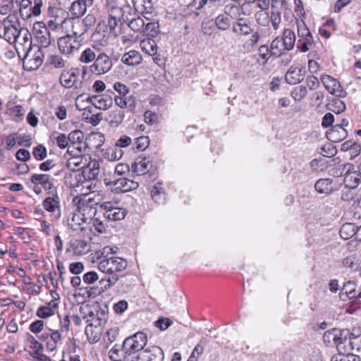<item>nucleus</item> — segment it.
I'll return each mask as SVG.
<instances>
[{"label": "nucleus", "mask_w": 361, "mask_h": 361, "mask_svg": "<svg viewBox=\"0 0 361 361\" xmlns=\"http://www.w3.org/2000/svg\"><path fill=\"white\" fill-rule=\"evenodd\" d=\"M118 248L105 246L96 252L98 269L108 275L102 278L99 283H106V288H111L118 280V272L126 269L128 263L126 259L115 256Z\"/></svg>", "instance_id": "f257e3e1"}, {"label": "nucleus", "mask_w": 361, "mask_h": 361, "mask_svg": "<svg viewBox=\"0 0 361 361\" xmlns=\"http://www.w3.org/2000/svg\"><path fill=\"white\" fill-rule=\"evenodd\" d=\"M106 16L102 20L109 32L117 35L123 22L129 20V5L120 6L117 0H106Z\"/></svg>", "instance_id": "f03ea898"}, {"label": "nucleus", "mask_w": 361, "mask_h": 361, "mask_svg": "<svg viewBox=\"0 0 361 361\" xmlns=\"http://www.w3.org/2000/svg\"><path fill=\"white\" fill-rule=\"evenodd\" d=\"M82 187L90 189V192L89 194L83 193L80 196L74 197L73 202H77L76 209L90 224L93 216L97 213V209L94 205L101 204L103 194H95L94 191H91L92 184L89 181L83 182Z\"/></svg>", "instance_id": "7ed1b4c3"}, {"label": "nucleus", "mask_w": 361, "mask_h": 361, "mask_svg": "<svg viewBox=\"0 0 361 361\" xmlns=\"http://www.w3.org/2000/svg\"><path fill=\"white\" fill-rule=\"evenodd\" d=\"M352 336L348 329L334 328L324 334L323 341L328 345L336 346L339 352H346L347 345H353Z\"/></svg>", "instance_id": "20e7f679"}, {"label": "nucleus", "mask_w": 361, "mask_h": 361, "mask_svg": "<svg viewBox=\"0 0 361 361\" xmlns=\"http://www.w3.org/2000/svg\"><path fill=\"white\" fill-rule=\"evenodd\" d=\"M275 3H277V1H275ZM255 18L259 25L267 27L271 23L274 30H277L281 22V12L272 0L270 14L267 11H258L255 13Z\"/></svg>", "instance_id": "39448f33"}, {"label": "nucleus", "mask_w": 361, "mask_h": 361, "mask_svg": "<svg viewBox=\"0 0 361 361\" xmlns=\"http://www.w3.org/2000/svg\"><path fill=\"white\" fill-rule=\"evenodd\" d=\"M57 45L61 54L68 58H71L79 53L82 46V40L75 36L67 34L57 40Z\"/></svg>", "instance_id": "423d86ee"}, {"label": "nucleus", "mask_w": 361, "mask_h": 361, "mask_svg": "<svg viewBox=\"0 0 361 361\" xmlns=\"http://www.w3.org/2000/svg\"><path fill=\"white\" fill-rule=\"evenodd\" d=\"M4 28V38L10 44H14L18 40L23 28L19 27V23L16 15H8L1 21Z\"/></svg>", "instance_id": "0eeeda50"}, {"label": "nucleus", "mask_w": 361, "mask_h": 361, "mask_svg": "<svg viewBox=\"0 0 361 361\" xmlns=\"http://www.w3.org/2000/svg\"><path fill=\"white\" fill-rule=\"evenodd\" d=\"M147 343V336L143 332H137L126 338L122 345V349L126 354L131 355L144 350Z\"/></svg>", "instance_id": "6e6552de"}, {"label": "nucleus", "mask_w": 361, "mask_h": 361, "mask_svg": "<svg viewBox=\"0 0 361 361\" xmlns=\"http://www.w3.org/2000/svg\"><path fill=\"white\" fill-rule=\"evenodd\" d=\"M298 42L297 49L301 52H307L314 46V38L309 28L303 20L297 23Z\"/></svg>", "instance_id": "1a4fd4ad"}, {"label": "nucleus", "mask_w": 361, "mask_h": 361, "mask_svg": "<svg viewBox=\"0 0 361 361\" xmlns=\"http://www.w3.org/2000/svg\"><path fill=\"white\" fill-rule=\"evenodd\" d=\"M104 210V216L110 221H121L127 215L126 209L120 207L118 202L106 201L100 204Z\"/></svg>", "instance_id": "9d476101"}, {"label": "nucleus", "mask_w": 361, "mask_h": 361, "mask_svg": "<svg viewBox=\"0 0 361 361\" xmlns=\"http://www.w3.org/2000/svg\"><path fill=\"white\" fill-rule=\"evenodd\" d=\"M104 183L106 185L110 186L111 190L116 193L126 192L138 187V183L125 177L116 178L113 177L112 179L105 178Z\"/></svg>", "instance_id": "9b49d317"}, {"label": "nucleus", "mask_w": 361, "mask_h": 361, "mask_svg": "<svg viewBox=\"0 0 361 361\" xmlns=\"http://www.w3.org/2000/svg\"><path fill=\"white\" fill-rule=\"evenodd\" d=\"M33 33L37 44L41 49L42 48L48 47L54 37L51 36V31L46 27V25L42 22H38L34 24Z\"/></svg>", "instance_id": "f8f14e48"}, {"label": "nucleus", "mask_w": 361, "mask_h": 361, "mask_svg": "<svg viewBox=\"0 0 361 361\" xmlns=\"http://www.w3.org/2000/svg\"><path fill=\"white\" fill-rule=\"evenodd\" d=\"M320 81L331 94L339 97H345L346 93L336 78L330 75L323 74L320 77Z\"/></svg>", "instance_id": "ddd939ff"}, {"label": "nucleus", "mask_w": 361, "mask_h": 361, "mask_svg": "<svg viewBox=\"0 0 361 361\" xmlns=\"http://www.w3.org/2000/svg\"><path fill=\"white\" fill-rule=\"evenodd\" d=\"M112 61L106 54H99L90 68L92 73L102 75L109 72L112 68Z\"/></svg>", "instance_id": "4468645a"}, {"label": "nucleus", "mask_w": 361, "mask_h": 361, "mask_svg": "<svg viewBox=\"0 0 361 361\" xmlns=\"http://www.w3.org/2000/svg\"><path fill=\"white\" fill-rule=\"evenodd\" d=\"M44 52L38 46H33V49L27 51L24 56V63L30 64L29 69L38 68L42 63Z\"/></svg>", "instance_id": "2eb2a0df"}, {"label": "nucleus", "mask_w": 361, "mask_h": 361, "mask_svg": "<svg viewBox=\"0 0 361 361\" xmlns=\"http://www.w3.org/2000/svg\"><path fill=\"white\" fill-rule=\"evenodd\" d=\"M42 206L54 219H59L61 217L60 199L56 193L46 197L42 202Z\"/></svg>", "instance_id": "dca6fc26"}, {"label": "nucleus", "mask_w": 361, "mask_h": 361, "mask_svg": "<svg viewBox=\"0 0 361 361\" xmlns=\"http://www.w3.org/2000/svg\"><path fill=\"white\" fill-rule=\"evenodd\" d=\"M135 361H163L164 353L158 346H152L139 352Z\"/></svg>", "instance_id": "f3484780"}, {"label": "nucleus", "mask_w": 361, "mask_h": 361, "mask_svg": "<svg viewBox=\"0 0 361 361\" xmlns=\"http://www.w3.org/2000/svg\"><path fill=\"white\" fill-rule=\"evenodd\" d=\"M39 339L46 342V348L48 351H54L61 343L62 337L59 330L49 329V332L43 333Z\"/></svg>", "instance_id": "a211bd4d"}, {"label": "nucleus", "mask_w": 361, "mask_h": 361, "mask_svg": "<svg viewBox=\"0 0 361 361\" xmlns=\"http://www.w3.org/2000/svg\"><path fill=\"white\" fill-rule=\"evenodd\" d=\"M86 102L100 110H107L113 105V99L111 94H103L100 95H92L85 99Z\"/></svg>", "instance_id": "6ab92c4d"}, {"label": "nucleus", "mask_w": 361, "mask_h": 361, "mask_svg": "<svg viewBox=\"0 0 361 361\" xmlns=\"http://www.w3.org/2000/svg\"><path fill=\"white\" fill-rule=\"evenodd\" d=\"M16 51L20 54L30 49H33L32 45V36L29 31L26 29H22L20 35L18 37V40L14 42Z\"/></svg>", "instance_id": "aec40b11"}, {"label": "nucleus", "mask_w": 361, "mask_h": 361, "mask_svg": "<svg viewBox=\"0 0 361 361\" xmlns=\"http://www.w3.org/2000/svg\"><path fill=\"white\" fill-rule=\"evenodd\" d=\"M236 9L233 6H226L224 13L219 14L215 18V25L221 30H226L231 24L233 18L231 15L232 10Z\"/></svg>", "instance_id": "412c9836"}, {"label": "nucleus", "mask_w": 361, "mask_h": 361, "mask_svg": "<svg viewBox=\"0 0 361 361\" xmlns=\"http://www.w3.org/2000/svg\"><path fill=\"white\" fill-rule=\"evenodd\" d=\"M82 176L86 180H92L97 178L99 173V163L96 159H92L88 157L86 164L82 169Z\"/></svg>", "instance_id": "4be33fe9"}, {"label": "nucleus", "mask_w": 361, "mask_h": 361, "mask_svg": "<svg viewBox=\"0 0 361 361\" xmlns=\"http://www.w3.org/2000/svg\"><path fill=\"white\" fill-rule=\"evenodd\" d=\"M67 223L73 231H83L86 226L89 224L77 209L69 214Z\"/></svg>", "instance_id": "5701e85b"}, {"label": "nucleus", "mask_w": 361, "mask_h": 361, "mask_svg": "<svg viewBox=\"0 0 361 361\" xmlns=\"http://www.w3.org/2000/svg\"><path fill=\"white\" fill-rule=\"evenodd\" d=\"M305 71L302 67L293 65L288 70L285 79L286 82L291 85H295L304 79Z\"/></svg>", "instance_id": "b1692460"}, {"label": "nucleus", "mask_w": 361, "mask_h": 361, "mask_svg": "<svg viewBox=\"0 0 361 361\" xmlns=\"http://www.w3.org/2000/svg\"><path fill=\"white\" fill-rule=\"evenodd\" d=\"M152 166V164L150 158L146 157H137L132 166L133 171L137 176L146 174L149 171Z\"/></svg>", "instance_id": "393cba45"}, {"label": "nucleus", "mask_w": 361, "mask_h": 361, "mask_svg": "<svg viewBox=\"0 0 361 361\" xmlns=\"http://www.w3.org/2000/svg\"><path fill=\"white\" fill-rule=\"evenodd\" d=\"M92 3L93 0H74L70 7V12L75 18H79L85 13L87 6Z\"/></svg>", "instance_id": "a878e982"}, {"label": "nucleus", "mask_w": 361, "mask_h": 361, "mask_svg": "<svg viewBox=\"0 0 361 361\" xmlns=\"http://www.w3.org/2000/svg\"><path fill=\"white\" fill-rule=\"evenodd\" d=\"M69 146L77 149L79 153L82 152L84 148V134L80 130L71 132L68 135Z\"/></svg>", "instance_id": "bb28decb"}, {"label": "nucleus", "mask_w": 361, "mask_h": 361, "mask_svg": "<svg viewBox=\"0 0 361 361\" xmlns=\"http://www.w3.org/2000/svg\"><path fill=\"white\" fill-rule=\"evenodd\" d=\"M87 159L88 157L87 156L82 154L75 155L67 159L66 166L67 169L72 171L82 170L83 167H85L86 164V161H87Z\"/></svg>", "instance_id": "cd10ccee"}, {"label": "nucleus", "mask_w": 361, "mask_h": 361, "mask_svg": "<svg viewBox=\"0 0 361 361\" xmlns=\"http://www.w3.org/2000/svg\"><path fill=\"white\" fill-rule=\"evenodd\" d=\"M33 185H41L44 190H50L53 187V178L48 174L34 173L30 177Z\"/></svg>", "instance_id": "c85d7f7f"}, {"label": "nucleus", "mask_w": 361, "mask_h": 361, "mask_svg": "<svg viewBox=\"0 0 361 361\" xmlns=\"http://www.w3.org/2000/svg\"><path fill=\"white\" fill-rule=\"evenodd\" d=\"M114 101L116 106L122 109H127L128 111H133L136 106V99L133 95H126L125 97H114Z\"/></svg>", "instance_id": "c756f323"}, {"label": "nucleus", "mask_w": 361, "mask_h": 361, "mask_svg": "<svg viewBox=\"0 0 361 361\" xmlns=\"http://www.w3.org/2000/svg\"><path fill=\"white\" fill-rule=\"evenodd\" d=\"M361 182V172L358 171H348L344 176L343 183L346 188H355Z\"/></svg>", "instance_id": "7c9ffc66"}, {"label": "nucleus", "mask_w": 361, "mask_h": 361, "mask_svg": "<svg viewBox=\"0 0 361 361\" xmlns=\"http://www.w3.org/2000/svg\"><path fill=\"white\" fill-rule=\"evenodd\" d=\"M79 75L78 70L63 71L60 75V82L66 88L72 87L76 82Z\"/></svg>", "instance_id": "2f4dec72"}, {"label": "nucleus", "mask_w": 361, "mask_h": 361, "mask_svg": "<svg viewBox=\"0 0 361 361\" xmlns=\"http://www.w3.org/2000/svg\"><path fill=\"white\" fill-rule=\"evenodd\" d=\"M135 10L142 15H152L154 8L152 0H133Z\"/></svg>", "instance_id": "473e14b6"}, {"label": "nucleus", "mask_w": 361, "mask_h": 361, "mask_svg": "<svg viewBox=\"0 0 361 361\" xmlns=\"http://www.w3.org/2000/svg\"><path fill=\"white\" fill-rule=\"evenodd\" d=\"M314 188L319 194H331L334 191L333 180L330 178L319 179L314 184Z\"/></svg>", "instance_id": "72a5a7b5"}, {"label": "nucleus", "mask_w": 361, "mask_h": 361, "mask_svg": "<svg viewBox=\"0 0 361 361\" xmlns=\"http://www.w3.org/2000/svg\"><path fill=\"white\" fill-rule=\"evenodd\" d=\"M151 197L158 204H163L165 202L166 194L162 183L157 182L153 185L151 190Z\"/></svg>", "instance_id": "f704fd0d"}, {"label": "nucleus", "mask_w": 361, "mask_h": 361, "mask_svg": "<svg viewBox=\"0 0 361 361\" xmlns=\"http://www.w3.org/2000/svg\"><path fill=\"white\" fill-rule=\"evenodd\" d=\"M50 139L53 142L54 144L56 145L60 149H65L68 147V152L73 153V151L71 149V146H69L68 136L64 133H60L58 132H54Z\"/></svg>", "instance_id": "c9c22d12"}, {"label": "nucleus", "mask_w": 361, "mask_h": 361, "mask_svg": "<svg viewBox=\"0 0 361 361\" xmlns=\"http://www.w3.org/2000/svg\"><path fill=\"white\" fill-rule=\"evenodd\" d=\"M142 60V55L135 50H130L125 53L121 58V61L128 66L138 65L141 63Z\"/></svg>", "instance_id": "e433bc0d"}, {"label": "nucleus", "mask_w": 361, "mask_h": 361, "mask_svg": "<svg viewBox=\"0 0 361 361\" xmlns=\"http://www.w3.org/2000/svg\"><path fill=\"white\" fill-rule=\"evenodd\" d=\"M90 16H87L83 20L79 18H73L72 20V34L70 35L75 36L77 39H80L82 35L85 32L86 28L85 22L87 21Z\"/></svg>", "instance_id": "4c0bfd02"}, {"label": "nucleus", "mask_w": 361, "mask_h": 361, "mask_svg": "<svg viewBox=\"0 0 361 361\" xmlns=\"http://www.w3.org/2000/svg\"><path fill=\"white\" fill-rule=\"evenodd\" d=\"M347 349L346 352H339V353L334 355L331 361H360L359 356L350 353V350L353 349L352 345H348Z\"/></svg>", "instance_id": "58836bf2"}, {"label": "nucleus", "mask_w": 361, "mask_h": 361, "mask_svg": "<svg viewBox=\"0 0 361 361\" xmlns=\"http://www.w3.org/2000/svg\"><path fill=\"white\" fill-rule=\"evenodd\" d=\"M71 247L75 255H82L90 250V245L84 240H74L71 243Z\"/></svg>", "instance_id": "ea45409f"}, {"label": "nucleus", "mask_w": 361, "mask_h": 361, "mask_svg": "<svg viewBox=\"0 0 361 361\" xmlns=\"http://www.w3.org/2000/svg\"><path fill=\"white\" fill-rule=\"evenodd\" d=\"M85 334L90 343H96L101 338V328L92 324H88L85 328Z\"/></svg>", "instance_id": "a19ab883"}, {"label": "nucleus", "mask_w": 361, "mask_h": 361, "mask_svg": "<svg viewBox=\"0 0 361 361\" xmlns=\"http://www.w3.org/2000/svg\"><path fill=\"white\" fill-rule=\"evenodd\" d=\"M7 113L13 121L20 123L24 118L25 110L23 106L18 104L8 108Z\"/></svg>", "instance_id": "79ce46f5"}, {"label": "nucleus", "mask_w": 361, "mask_h": 361, "mask_svg": "<svg viewBox=\"0 0 361 361\" xmlns=\"http://www.w3.org/2000/svg\"><path fill=\"white\" fill-rule=\"evenodd\" d=\"M281 40L287 51L293 49L295 43V35L290 29H285L283 32Z\"/></svg>", "instance_id": "37998d69"}, {"label": "nucleus", "mask_w": 361, "mask_h": 361, "mask_svg": "<svg viewBox=\"0 0 361 361\" xmlns=\"http://www.w3.org/2000/svg\"><path fill=\"white\" fill-rule=\"evenodd\" d=\"M125 114L123 111L115 109L109 112L106 118L110 126L112 127H118L123 121Z\"/></svg>", "instance_id": "c03bdc74"}, {"label": "nucleus", "mask_w": 361, "mask_h": 361, "mask_svg": "<svg viewBox=\"0 0 361 361\" xmlns=\"http://www.w3.org/2000/svg\"><path fill=\"white\" fill-rule=\"evenodd\" d=\"M141 49L147 54L154 56L157 52V45L154 39L147 38L140 42Z\"/></svg>", "instance_id": "a18cd8bd"}, {"label": "nucleus", "mask_w": 361, "mask_h": 361, "mask_svg": "<svg viewBox=\"0 0 361 361\" xmlns=\"http://www.w3.org/2000/svg\"><path fill=\"white\" fill-rule=\"evenodd\" d=\"M43 4V0H33L32 4L28 9V12H26L25 19L29 20L32 18L39 16L42 13V8Z\"/></svg>", "instance_id": "49530a36"}, {"label": "nucleus", "mask_w": 361, "mask_h": 361, "mask_svg": "<svg viewBox=\"0 0 361 361\" xmlns=\"http://www.w3.org/2000/svg\"><path fill=\"white\" fill-rule=\"evenodd\" d=\"M233 31L241 35H248L252 33L250 25L246 23L243 19H239L233 26Z\"/></svg>", "instance_id": "de8ad7c7"}, {"label": "nucleus", "mask_w": 361, "mask_h": 361, "mask_svg": "<svg viewBox=\"0 0 361 361\" xmlns=\"http://www.w3.org/2000/svg\"><path fill=\"white\" fill-rule=\"evenodd\" d=\"M356 225L353 223H345L340 228V235L344 240H348L356 233Z\"/></svg>", "instance_id": "09e8293b"}, {"label": "nucleus", "mask_w": 361, "mask_h": 361, "mask_svg": "<svg viewBox=\"0 0 361 361\" xmlns=\"http://www.w3.org/2000/svg\"><path fill=\"white\" fill-rule=\"evenodd\" d=\"M287 49L283 45V43L279 37H276L271 44L270 51L271 54L276 57L282 55Z\"/></svg>", "instance_id": "8fccbe9b"}, {"label": "nucleus", "mask_w": 361, "mask_h": 361, "mask_svg": "<svg viewBox=\"0 0 361 361\" xmlns=\"http://www.w3.org/2000/svg\"><path fill=\"white\" fill-rule=\"evenodd\" d=\"M355 289L356 284L354 281H347L343 286V288L340 293V297L342 298V300H345V298H343V295L345 294V296L350 299L355 298Z\"/></svg>", "instance_id": "3c124183"}, {"label": "nucleus", "mask_w": 361, "mask_h": 361, "mask_svg": "<svg viewBox=\"0 0 361 361\" xmlns=\"http://www.w3.org/2000/svg\"><path fill=\"white\" fill-rule=\"evenodd\" d=\"M347 135L345 129L341 125L334 126L331 132L329 133V136L334 142H337L344 139Z\"/></svg>", "instance_id": "603ef678"}, {"label": "nucleus", "mask_w": 361, "mask_h": 361, "mask_svg": "<svg viewBox=\"0 0 361 361\" xmlns=\"http://www.w3.org/2000/svg\"><path fill=\"white\" fill-rule=\"evenodd\" d=\"M125 22H128V27L134 32L142 33L145 23L142 18L140 16L129 18V20Z\"/></svg>", "instance_id": "864d4df0"}, {"label": "nucleus", "mask_w": 361, "mask_h": 361, "mask_svg": "<svg viewBox=\"0 0 361 361\" xmlns=\"http://www.w3.org/2000/svg\"><path fill=\"white\" fill-rule=\"evenodd\" d=\"M123 150L116 146L107 149L104 153L105 159L110 161H118L123 157Z\"/></svg>", "instance_id": "5fc2aeb1"}, {"label": "nucleus", "mask_w": 361, "mask_h": 361, "mask_svg": "<svg viewBox=\"0 0 361 361\" xmlns=\"http://www.w3.org/2000/svg\"><path fill=\"white\" fill-rule=\"evenodd\" d=\"M49 64L55 68H63L68 63L61 55L52 54L48 58Z\"/></svg>", "instance_id": "6e6d98bb"}, {"label": "nucleus", "mask_w": 361, "mask_h": 361, "mask_svg": "<svg viewBox=\"0 0 361 361\" xmlns=\"http://www.w3.org/2000/svg\"><path fill=\"white\" fill-rule=\"evenodd\" d=\"M307 94V87L303 85L295 87L290 92L293 99L297 102L302 101L306 97Z\"/></svg>", "instance_id": "4d7b16f0"}, {"label": "nucleus", "mask_w": 361, "mask_h": 361, "mask_svg": "<svg viewBox=\"0 0 361 361\" xmlns=\"http://www.w3.org/2000/svg\"><path fill=\"white\" fill-rule=\"evenodd\" d=\"M159 32V25L157 23L147 21L145 23V28L142 34L149 37H155Z\"/></svg>", "instance_id": "13d9d810"}, {"label": "nucleus", "mask_w": 361, "mask_h": 361, "mask_svg": "<svg viewBox=\"0 0 361 361\" xmlns=\"http://www.w3.org/2000/svg\"><path fill=\"white\" fill-rule=\"evenodd\" d=\"M96 54L93 49L87 48L82 51L79 60L83 63H89L92 61H94L96 59Z\"/></svg>", "instance_id": "bf43d9fd"}, {"label": "nucleus", "mask_w": 361, "mask_h": 361, "mask_svg": "<svg viewBox=\"0 0 361 361\" xmlns=\"http://www.w3.org/2000/svg\"><path fill=\"white\" fill-rule=\"evenodd\" d=\"M11 1H4L3 4H0V14L1 15H16L14 9V4Z\"/></svg>", "instance_id": "052dcab7"}, {"label": "nucleus", "mask_w": 361, "mask_h": 361, "mask_svg": "<svg viewBox=\"0 0 361 361\" xmlns=\"http://www.w3.org/2000/svg\"><path fill=\"white\" fill-rule=\"evenodd\" d=\"M13 234L17 235L24 243H27L31 240V235L29 234L26 228L23 227H14Z\"/></svg>", "instance_id": "680f3d73"}, {"label": "nucleus", "mask_w": 361, "mask_h": 361, "mask_svg": "<svg viewBox=\"0 0 361 361\" xmlns=\"http://www.w3.org/2000/svg\"><path fill=\"white\" fill-rule=\"evenodd\" d=\"M90 224H92L90 228L92 231L102 233L106 231V225L99 219H92Z\"/></svg>", "instance_id": "e2e57ef3"}, {"label": "nucleus", "mask_w": 361, "mask_h": 361, "mask_svg": "<svg viewBox=\"0 0 361 361\" xmlns=\"http://www.w3.org/2000/svg\"><path fill=\"white\" fill-rule=\"evenodd\" d=\"M114 89L118 93L115 97H125L130 92L128 87L120 82H116L114 84Z\"/></svg>", "instance_id": "0e129e2a"}, {"label": "nucleus", "mask_w": 361, "mask_h": 361, "mask_svg": "<svg viewBox=\"0 0 361 361\" xmlns=\"http://www.w3.org/2000/svg\"><path fill=\"white\" fill-rule=\"evenodd\" d=\"M99 279L98 274L94 271L85 273L82 276V281L87 285L93 284Z\"/></svg>", "instance_id": "69168bd1"}, {"label": "nucleus", "mask_w": 361, "mask_h": 361, "mask_svg": "<svg viewBox=\"0 0 361 361\" xmlns=\"http://www.w3.org/2000/svg\"><path fill=\"white\" fill-rule=\"evenodd\" d=\"M33 156L37 160H43L47 157V149L42 145L36 146L33 149Z\"/></svg>", "instance_id": "338daca9"}, {"label": "nucleus", "mask_w": 361, "mask_h": 361, "mask_svg": "<svg viewBox=\"0 0 361 361\" xmlns=\"http://www.w3.org/2000/svg\"><path fill=\"white\" fill-rule=\"evenodd\" d=\"M119 334V328L118 326H114L108 329L105 334V339L109 343H111L115 341Z\"/></svg>", "instance_id": "774afa93"}]
</instances>
